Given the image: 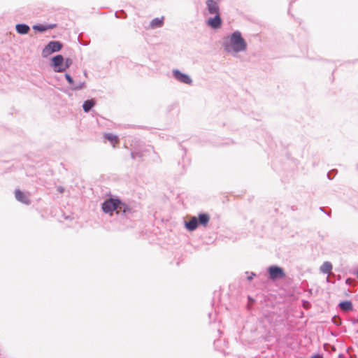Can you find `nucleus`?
<instances>
[{
    "instance_id": "6ab92c4d",
    "label": "nucleus",
    "mask_w": 358,
    "mask_h": 358,
    "mask_svg": "<svg viewBox=\"0 0 358 358\" xmlns=\"http://www.w3.org/2000/svg\"><path fill=\"white\" fill-rule=\"evenodd\" d=\"M65 76H66V80H68V82L70 84L73 83V79L71 78V77L69 74H66Z\"/></svg>"
},
{
    "instance_id": "f257e3e1",
    "label": "nucleus",
    "mask_w": 358,
    "mask_h": 358,
    "mask_svg": "<svg viewBox=\"0 0 358 358\" xmlns=\"http://www.w3.org/2000/svg\"><path fill=\"white\" fill-rule=\"evenodd\" d=\"M206 6L208 13L214 15L213 17H209L207 20V24L215 29L220 28L222 21L218 3L214 0H207Z\"/></svg>"
},
{
    "instance_id": "aec40b11",
    "label": "nucleus",
    "mask_w": 358,
    "mask_h": 358,
    "mask_svg": "<svg viewBox=\"0 0 358 358\" xmlns=\"http://www.w3.org/2000/svg\"><path fill=\"white\" fill-rule=\"evenodd\" d=\"M310 358H323V357H322V356H321L320 355H315L310 357Z\"/></svg>"
},
{
    "instance_id": "7ed1b4c3",
    "label": "nucleus",
    "mask_w": 358,
    "mask_h": 358,
    "mask_svg": "<svg viewBox=\"0 0 358 358\" xmlns=\"http://www.w3.org/2000/svg\"><path fill=\"white\" fill-rule=\"evenodd\" d=\"M102 209L106 213L112 214L113 211L119 213L120 211L126 212V206L122 203L120 200L109 199L106 200L102 205Z\"/></svg>"
},
{
    "instance_id": "a211bd4d",
    "label": "nucleus",
    "mask_w": 358,
    "mask_h": 358,
    "mask_svg": "<svg viewBox=\"0 0 358 358\" xmlns=\"http://www.w3.org/2000/svg\"><path fill=\"white\" fill-rule=\"evenodd\" d=\"M71 64V60L69 59H67L65 62V64L64 65V67H66V69L69 66V65Z\"/></svg>"
},
{
    "instance_id": "5701e85b",
    "label": "nucleus",
    "mask_w": 358,
    "mask_h": 358,
    "mask_svg": "<svg viewBox=\"0 0 358 358\" xmlns=\"http://www.w3.org/2000/svg\"><path fill=\"white\" fill-rule=\"evenodd\" d=\"M357 278H358V271H357Z\"/></svg>"
},
{
    "instance_id": "f8f14e48",
    "label": "nucleus",
    "mask_w": 358,
    "mask_h": 358,
    "mask_svg": "<svg viewBox=\"0 0 358 358\" xmlns=\"http://www.w3.org/2000/svg\"><path fill=\"white\" fill-rule=\"evenodd\" d=\"M15 28L17 33L20 34H26L30 29L29 27L24 24H18L16 25Z\"/></svg>"
},
{
    "instance_id": "20e7f679",
    "label": "nucleus",
    "mask_w": 358,
    "mask_h": 358,
    "mask_svg": "<svg viewBox=\"0 0 358 358\" xmlns=\"http://www.w3.org/2000/svg\"><path fill=\"white\" fill-rule=\"evenodd\" d=\"M62 48V45L59 41L50 42L43 50L42 54L44 57H47L55 52L59 51Z\"/></svg>"
},
{
    "instance_id": "4be33fe9",
    "label": "nucleus",
    "mask_w": 358,
    "mask_h": 358,
    "mask_svg": "<svg viewBox=\"0 0 358 358\" xmlns=\"http://www.w3.org/2000/svg\"><path fill=\"white\" fill-rule=\"evenodd\" d=\"M253 275H254V274L252 273L251 275H250V276H248V279L249 280H251L252 279V278H253Z\"/></svg>"
},
{
    "instance_id": "9b49d317",
    "label": "nucleus",
    "mask_w": 358,
    "mask_h": 358,
    "mask_svg": "<svg viewBox=\"0 0 358 358\" xmlns=\"http://www.w3.org/2000/svg\"><path fill=\"white\" fill-rule=\"evenodd\" d=\"M55 24H48V25H43V24H36L33 26V29L36 31L43 32L48 29H52L55 27Z\"/></svg>"
},
{
    "instance_id": "f3484780",
    "label": "nucleus",
    "mask_w": 358,
    "mask_h": 358,
    "mask_svg": "<svg viewBox=\"0 0 358 358\" xmlns=\"http://www.w3.org/2000/svg\"><path fill=\"white\" fill-rule=\"evenodd\" d=\"M340 307L342 310L346 311L352 309V304L349 301H343L340 303Z\"/></svg>"
},
{
    "instance_id": "6e6552de",
    "label": "nucleus",
    "mask_w": 358,
    "mask_h": 358,
    "mask_svg": "<svg viewBox=\"0 0 358 358\" xmlns=\"http://www.w3.org/2000/svg\"><path fill=\"white\" fill-rule=\"evenodd\" d=\"M15 196L16 199L18 200L19 201H20L23 203H25V204L29 203V200L28 199V196L24 192L20 191V189L15 190Z\"/></svg>"
},
{
    "instance_id": "39448f33",
    "label": "nucleus",
    "mask_w": 358,
    "mask_h": 358,
    "mask_svg": "<svg viewBox=\"0 0 358 358\" xmlns=\"http://www.w3.org/2000/svg\"><path fill=\"white\" fill-rule=\"evenodd\" d=\"M63 62L64 57L60 55H57L52 59V64L56 68L55 71L57 72H63L66 70V67H64Z\"/></svg>"
},
{
    "instance_id": "9d476101",
    "label": "nucleus",
    "mask_w": 358,
    "mask_h": 358,
    "mask_svg": "<svg viewBox=\"0 0 358 358\" xmlns=\"http://www.w3.org/2000/svg\"><path fill=\"white\" fill-rule=\"evenodd\" d=\"M104 137L112 144L113 147H115L120 143L118 137L114 134L107 133L104 134Z\"/></svg>"
},
{
    "instance_id": "2eb2a0df",
    "label": "nucleus",
    "mask_w": 358,
    "mask_h": 358,
    "mask_svg": "<svg viewBox=\"0 0 358 358\" xmlns=\"http://www.w3.org/2000/svg\"><path fill=\"white\" fill-rule=\"evenodd\" d=\"M332 270V264L329 262H325L320 267V271L324 273H330Z\"/></svg>"
},
{
    "instance_id": "423d86ee",
    "label": "nucleus",
    "mask_w": 358,
    "mask_h": 358,
    "mask_svg": "<svg viewBox=\"0 0 358 358\" xmlns=\"http://www.w3.org/2000/svg\"><path fill=\"white\" fill-rule=\"evenodd\" d=\"M270 278L275 280L278 278H283L285 275L283 270L278 266H271L268 268Z\"/></svg>"
},
{
    "instance_id": "dca6fc26",
    "label": "nucleus",
    "mask_w": 358,
    "mask_h": 358,
    "mask_svg": "<svg viewBox=\"0 0 358 358\" xmlns=\"http://www.w3.org/2000/svg\"><path fill=\"white\" fill-rule=\"evenodd\" d=\"M95 102L93 99L87 100L84 102L83 108L85 112H88L94 106Z\"/></svg>"
},
{
    "instance_id": "f03ea898",
    "label": "nucleus",
    "mask_w": 358,
    "mask_h": 358,
    "mask_svg": "<svg viewBox=\"0 0 358 358\" xmlns=\"http://www.w3.org/2000/svg\"><path fill=\"white\" fill-rule=\"evenodd\" d=\"M224 48L229 52H238L246 50L247 43L241 36V34L239 31H235L230 36L229 41L224 45Z\"/></svg>"
},
{
    "instance_id": "ddd939ff",
    "label": "nucleus",
    "mask_w": 358,
    "mask_h": 358,
    "mask_svg": "<svg viewBox=\"0 0 358 358\" xmlns=\"http://www.w3.org/2000/svg\"><path fill=\"white\" fill-rule=\"evenodd\" d=\"M164 23V17L162 18H155L152 20L150 22V27L152 29H155L157 27H161L163 25Z\"/></svg>"
},
{
    "instance_id": "1a4fd4ad",
    "label": "nucleus",
    "mask_w": 358,
    "mask_h": 358,
    "mask_svg": "<svg viewBox=\"0 0 358 358\" xmlns=\"http://www.w3.org/2000/svg\"><path fill=\"white\" fill-rule=\"evenodd\" d=\"M198 224V219L196 217H192L189 222H186L185 226L189 231H193L197 228Z\"/></svg>"
},
{
    "instance_id": "4468645a",
    "label": "nucleus",
    "mask_w": 358,
    "mask_h": 358,
    "mask_svg": "<svg viewBox=\"0 0 358 358\" xmlns=\"http://www.w3.org/2000/svg\"><path fill=\"white\" fill-rule=\"evenodd\" d=\"M199 223L201 225L206 226L210 220V217L206 213L200 214L199 215Z\"/></svg>"
},
{
    "instance_id": "412c9836",
    "label": "nucleus",
    "mask_w": 358,
    "mask_h": 358,
    "mask_svg": "<svg viewBox=\"0 0 358 358\" xmlns=\"http://www.w3.org/2000/svg\"><path fill=\"white\" fill-rule=\"evenodd\" d=\"M58 190H59L61 193H62V192H64V188H63V187H59V188H58Z\"/></svg>"
},
{
    "instance_id": "0eeeda50",
    "label": "nucleus",
    "mask_w": 358,
    "mask_h": 358,
    "mask_svg": "<svg viewBox=\"0 0 358 358\" xmlns=\"http://www.w3.org/2000/svg\"><path fill=\"white\" fill-rule=\"evenodd\" d=\"M174 76L177 80L179 81L185 83V84H190L192 83V79L189 78V76L181 73L180 71L176 70L173 71Z\"/></svg>"
}]
</instances>
